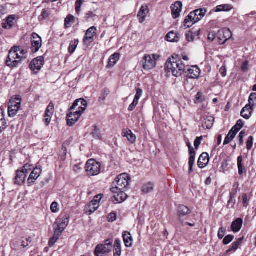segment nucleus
Wrapping results in <instances>:
<instances>
[{"instance_id":"obj_1","label":"nucleus","mask_w":256,"mask_h":256,"mask_svg":"<svg viewBox=\"0 0 256 256\" xmlns=\"http://www.w3.org/2000/svg\"><path fill=\"white\" fill-rule=\"evenodd\" d=\"M186 66L182 60L176 56V57L172 56L168 60L166 63L165 68L168 72H172L174 76L178 78L181 76L184 73Z\"/></svg>"},{"instance_id":"obj_2","label":"nucleus","mask_w":256,"mask_h":256,"mask_svg":"<svg viewBox=\"0 0 256 256\" xmlns=\"http://www.w3.org/2000/svg\"><path fill=\"white\" fill-rule=\"evenodd\" d=\"M20 47L15 46L9 51L8 55L6 61V64L8 66L13 68L18 66L22 59L24 58L22 56H20L18 53Z\"/></svg>"},{"instance_id":"obj_3","label":"nucleus","mask_w":256,"mask_h":256,"mask_svg":"<svg viewBox=\"0 0 256 256\" xmlns=\"http://www.w3.org/2000/svg\"><path fill=\"white\" fill-rule=\"evenodd\" d=\"M130 180V178L127 174L124 173L120 174L115 180V181L112 182L110 191L115 192L116 190H124L128 186Z\"/></svg>"},{"instance_id":"obj_4","label":"nucleus","mask_w":256,"mask_h":256,"mask_svg":"<svg viewBox=\"0 0 256 256\" xmlns=\"http://www.w3.org/2000/svg\"><path fill=\"white\" fill-rule=\"evenodd\" d=\"M112 240L108 239L104 240V244L97 245L94 250L95 255L104 256V254L110 252L112 248Z\"/></svg>"},{"instance_id":"obj_5","label":"nucleus","mask_w":256,"mask_h":256,"mask_svg":"<svg viewBox=\"0 0 256 256\" xmlns=\"http://www.w3.org/2000/svg\"><path fill=\"white\" fill-rule=\"evenodd\" d=\"M70 216L68 214L61 215L55 222L54 232H58V234H62V232L66 229L69 223Z\"/></svg>"},{"instance_id":"obj_6","label":"nucleus","mask_w":256,"mask_h":256,"mask_svg":"<svg viewBox=\"0 0 256 256\" xmlns=\"http://www.w3.org/2000/svg\"><path fill=\"white\" fill-rule=\"evenodd\" d=\"M85 168L88 175L95 176L100 173V165L94 160L90 159L86 162Z\"/></svg>"},{"instance_id":"obj_7","label":"nucleus","mask_w":256,"mask_h":256,"mask_svg":"<svg viewBox=\"0 0 256 256\" xmlns=\"http://www.w3.org/2000/svg\"><path fill=\"white\" fill-rule=\"evenodd\" d=\"M86 101L84 98H80L74 102L69 110L72 112L74 111V113L82 114L86 110Z\"/></svg>"},{"instance_id":"obj_8","label":"nucleus","mask_w":256,"mask_h":256,"mask_svg":"<svg viewBox=\"0 0 256 256\" xmlns=\"http://www.w3.org/2000/svg\"><path fill=\"white\" fill-rule=\"evenodd\" d=\"M200 73V70L197 66L186 65L183 74L188 78H197L199 77Z\"/></svg>"},{"instance_id":"obj_9","label":"nucleus","mask_w":256,"mask_h":256,"mask_svg":"<svg viewBox=\"0 0 256 256\" xmlns=\"http://www.w3.org/2000/svg\"><path fill=\"white\" fill-rule=\"evenodd\" d=\"M232 36V34L228 28H223L218 30V39L220 44H224Z\"/></svg>"},{"instance_id":"obj_10","label":"nucleus","mask_w":256,"mask_h":256,"mask_svg":"<svg viewBox=\"0 0 256 256\" xmlns=\"http://www.w3.org/2000/svg\"><path fill=\"white\" fill-rule=\"evenodd\" d=\"M44 64V60L42 56L34 58L30 64V68L34 74H37Z\"/></svg>"},{"instance_id":"obj_11","label":"nucleus","mask_w":256,"mask_h":256,"mask_svg":"<svg viewBox=\"0 0 256 256\" xmlns=\"http://www.w3.org/2000/svg\"><path fill=\"white\" fill-rule=\"evenodd\" d=\"M20 102H16L14 100H10L8 106V116L10 117L15 116L20 109Z\"/></svg>"},{"instance_id":"obj_12","label":"nucleus","mask_w":256,"mask_h":256,"mask_svg":"<svg viewBox=\"0 0 256 256\" xmlns=\"http://www.w3.org/2000/svg\"><path fill=\"white\" fill-rule=\"evenodd\" d=\"M112 192L114 194V196L111 198V200L115 204L122 203L127 198L126 194L122 190H116L115 192Z\"/></svg>"},{"instance_id":"obj_13","label":"nucleus","mask_w":256,"mask_h":256,"mask_svg":"<svg viewBox=\"0 0 256 256\" xmlns=\"http://www.w3.org/2000/svg\"><path fill=\"white\" fill-rule=\"evenodd\" d=\"M182 4L180 1H176L174 4H172L170 8L172 10V16L174 18H178L182 12Z\"/></svg>"},{"instance_id":"obj_14","label":"nucleus","mask_w":256,"mask_h":256,"mask_svg":"<svg viewBox=\"0 0 256 256\" xmlns=\"http://www.w3.org/2000/svg\"><path fill=\"white\" fill-rule=\"evenodd\" d=\"M156 62L150 55H145L144 58L143 68L145 70H150L156 66Z\"/></svg>"},{"instance_id":"obj_15","label":"nucleus","mask_w":256,"mask_h":256,"mask_svg":"<svg viewBox=\"0 0 256 256\" xmlns=\"http://www.w3.org/2000/svg\"><path fill=\"white\" fill-rule=\"evenodd\" d=\"M42 170L41 167L36 166L31 172L29 178L28 179V182L29 184H32L38 178L42 173Z\"/></svg>"},{"instance_id":"obj_16","label":"nucleus","mask_w":256,"mask_h":256,"mask_svg":"<svg viewBox=\"0 0 256 256\" xmlns=\"http://www.w3.org/2000/svg\"><path fill=\"white\" fill-rule=\"evenodd\" d=\"M27 174H26V171L24 172V171L18 170L16 172V176L14 178V184L18 185H22V184H24L25 182Z\"/></svg>"},{"instance_id":"obj_17","label":"nucleus","mask_w":256,"mask_h":256,"mask_svg":"<svg viewBox=\"0 0 256 256\" xmlns=\"http://www.w3.org/2000/svg\"><path fill=\"white\" fill-rule=\"evenodd\" d=\"M16 18V16L14 14L8 16L6 20H4V22L2 24V28L8 30L12 28L14 24Z\"/></svg>"},{"instance_id":"obj_18","label":"nucleus","mask_w":256,"mask_h":256,"mask_svg":"<svg viewBox=\"0 0 256 256\" xmlns=\"http://www.w3.org/2000/svg\"><path fill=\"white\" fill-rule=\"evenodd\" d=\"M54 104L52 102H50L48 106L44 115V122L47 126L50 122V118L53 114L54 112Z\"/></svg>"},{"instance_id":"obj_19","label":"nucleus","mask_w":256,"mask_h":256,"mask_svg":"<svg viewBox=\"0 0 256 256\" xmlns=\"http://www.w3.org/2000/svg\"><path fill=\"white\" fill-rule=\"evenodd\" d=\"M96 28L95 26H92L89 28L86 32L85 36L84 38V42H86V41H90L91 42L94 36L96 34Z\"/></svg>"},{"instance_id":"obj_20","label":"nucleus","mask_w":256,"mask_h":256,"mask_svg":"<svg viewBox=\"0 0 256 256\" xmlns=\"http://www.w3.org/2000/svg\"><path fill=\"white\" fill-rule=\"evenodd\" d=\"M209 161V156L206 152H203L200 156L198 162V166L200 168H204L208 164Z\"/></svg>"},{"instance_id":"obj_21","label":"nucleus","mask_w":256,"mask_h":256,"mask_svg":"<svg viewBox=\"0 0 256 256\" xmlns=\"http://www.w3.org/2000/svg\"><path fill=\"white\" fill-rule=\"evenodd\" d=\"M149 10L148 6L145 4L142 5L138 14V17L140 23L142 24L145 20V18Z\"/></svg>"},{"instance_id":"obj_22","label":"nucleus","mask_w":256,"mask_h":256,"mask_svg":"<svg viewBox=\"0 0 256 256\" xmlns=\"http://www.w3.org/2000/svg\"><path fill=\"white\" fill-rule=\"evenodd\" d=\"M243 224V220L241 218H238L232 224L231 229L234 232H237L241 229Z\"/></svg>"},{"instance_id":"obj_23","label":"nucleus","mask_w":256,"mask_h":256,"mask_svg":"<svg viewBox=\"0 0 256 256\" xmlns=\"http://www.w3.org/2000/svg\"><path fill=\"white\" fill-rule=\"evenodd\" d=\"M122 136L126 137L128 141L131 144H134L136 141V135L130 129H125L122 132Z\"/></svg>"},{"instance_id":"obj_24","label":"nucleus","mask_w":256,"mask_h":256,"mask_svg":"<svg viewBox=\"0 0 256 256\" xmlns=\"http://www.w3.org/2000/svg\"><path fill=\"white\" fill-rule=\"evenodd\" d=\"M200 32V29L198 28L194 31V28L190 30L186 34V38L188 42H193L196 38L198 37Z\"/></svg>"},{"instance_id":"obj_25","label":"nucleus","mask_w":256,"mask_h":256,"mask_svg":"<svg viewBox=\"0 0 256 256\" xmlns=\"http://www.w3.org/2000/svg\"><path fill=\"white\" fill-rule=\"evenodd\" d=\"M240 130V129H234V130H233V129H231L224 140V144L226 145L229 144L230 142L234 138L236 135Z\"/></svg>"},{"instance_id":"obj_26","label":"nucleus","mask_w":256,"mask_h":256,"mask_svg":"<svg viewBox=\"0 0 256 256\" xmlns=\"http://www.w3.org/2000/svg\"><path fill=\"white\" fill-rule=\"evenodd\" d=\"M98 207L99 204L98 203H96L91 201L89 204L86 206L85 210H86L88 214L90 215L92 214L94 212Z\"/></svg>"},{"instance_id":"obj_27","label":"nucleus","mask_w":256,"mask_h":256,"mask_svg":"<svg viewBox=\"0 0 256 256\" xmlns=\"http://www.w3.org/2000/svg\"><path fill=\"white\" fill-rule=\"evenodd\" d=\"M252 110L253 108H251L249 105H246L242 109L240 114L244 118L246 119H248L251 116Z\"/></svg>"},{"instance_id":"obj_28","label":"nucleus","mask_w":256,"mask_h":256,"mask_svg":"<svg viewBox=\"0 0 256 256\" xmlns=\"http://www.w3.org/2000/svg\"><path fill=\"white\" fill-rule=\"evenodd\" d=\"M121 253V240L116 239L114 246V256H120Z\"/></svg>"},{"instance_id":"obj_29","label":"nucleus","mask_w":256,"mask_h":256,"mask_svg":"<svg viewBox=\"0 0 256 256\" xmlns=\"http://www.w3.org/2000/svg\"><path fill=\"white\" fill-rule=\"evenodd\" d=\"M122 237L126 246L130 247L132 246V238L130 232H124Z\"/></svg>"},{"instance_id":"obj_30","label":"nucleus","mask_w":256,"mask_h":256,"mask_svg":"<svg viewBox=\"0 0 256 256\" xmlns=\"http://www.w3.org/2000/svg\"><path fill=\"white\" fill-rule=\"evenodd\" d=\"M214 121L212 116H208L204 120L202 123V128H212Z\"/></svg>"},{"instance_id":"obj_31","label":"nucleus","mask_w":256,"mask_h":256,"mask_svg":"<svg viewBox=\"0 0 256 256\" xmlns=\"http://www.w3.org/2000/svg\"><path fill=\"white\" fill-rule=\"evenodd\" d=\"M190 211L188 207L184 205H180L178 207V216H184L190 214Z\"/></svg>"},{"instance_id":"obj_32","label":"nucleus","mask_w":256,"mask_h":256,"mask_svg":"<svg viewBox=\"0 0 256 256\" xmlns=\"http://www.w3.org/2000/svg\"><path fill=\"white\" fill-rule=\"evenodd\" d=\"M119 60L120 54L118 53H114V54L110 56L108 67H112L114 66Z\"/></svg>"},{"instance_id":"obj_33","label":"nucleus","mask_w":256,"mask_h":256,"mask_svg":"<svg viewBox=\"0 0 256 256\" xmlns=\"http://www.w3.org/2000/svg\"><path fill=\"white\" fill-rule=\"evenodd\" d=\"M232 8V7L230 4H221L220 6H218L216 8L215 12H228V11H230Z\"/></svg>"},{"instance_id":"obj_34","label":"nucleus","mask_w":256,"mask_h":256,"mask_svg":"<svg viewBox=\"0 0 256 256\" xmlns=\"http://www.w3.org/2000/svg\"><path fill=\"white\" fill-rule=\"evenodd\" d=\"M154 190V184L149 182L143 185L142 190L143 193L148 194L152 192Z\"/></svg>"},{"instance_id":"obj_35","label":"nucleus","mask_w":256,"mask_h":256,"mask_svg":"<svg viewBox=\"0 0 256 256\" xmlns=\"http://www.w3.org/2000/svg\"><path fill=\"white\" fill-rule=\"evenodd\" d=\"M166 40L170 42H174L178 40V37L176 34L172 31L166 34Z\"/></svg>"},{"instance_id":"obj_36","label":"nucleus","mask_w":256,"mask_h":256,"mask_svg":"<svg viewBox=\"0 0 256 256\" xmlns=\"http://www.w3.org/2000/svg\"><path fill=\"white\" fill-rule=\"evenodd\" d=\"M42 42H36L35 41L31 40V50L32 52H36L39 50L42 45Z\"/></svg>"},{"instance_id":"obj_37","label":"nucleus","mask_w":256,"mask_h":256,"mask_svg":"<svg viewBox=\"0 0 256 256\" xmlns=\"http://www.w3.org/2000/svg\"><path fill=\"white\" fill-rule=\"evenodd\" d=\"M244 238V237L242 236L238 238L236 242H233L229 250V251H236L238 248V246L242 244Z\"/></svg>"},{"instance_id":"obj_38","label":"nucleus","mask_w":256,"mask_h":256,"mask_svg":"<svg viewBox=\"0 0 256 256\" xmlns=\"http://www.w3.org/2000/svg\"><path fill=\"white\" fill-rule=\"evenodd\" d=\"M78 43L79 40L78 39H75L71 41L68 48V52L72 54L74 52Z\"/></svg>"},{"instance_id":"obj_39","label":"nucleus","mask_w":256,"mask_h":256,"mask_svg":"<svg viewBox=\"0 0 256 256\" xmlns=\"http://www.w3.org/2000/svg\"><path fill=\"white\" fill-rule=\"evenodd\" d=\"M190 158H189L188 164L189 170L188 172L190 173L192 171V166L194 163L196 152H190Z\"/></svg>"},{"instance_id":"obj_40","label":"nucleus","mask_w":256,"mask_h":256,"mask_svg":"<svg viewBox=\"0 0 256 256\" xmlns=\"http://www.w3.org/2000/svg\"><path fill=\"white\" fill-rule=\"evenodd\" d=\"M238 174L241 175L244 173V168L242 164V156H240L238 158Z\"/></svg>"},{"instance_id":"obj_41","label":"nucleus","mask_w":256,"mask_h":256,"mask_svg":"<svg viewBox=\"0 0 256 256\" xmlns=\"http://www.w3.org/2000/svg\"><path fill=\"white\" fill-rule=\"evenodd\" d=\"M60 236V235L58 234V232H54L53 236L50 238L49 240L48 245L50 246H54V244L58 241Z\"/></svg>"},{"instance_id":"obj_42","label":"nucleus","mask_w":256,"mask_h":256,"mask_svg":"<svg viewBox=\"0 0 256 256\" xmlns=\"http://www.w3.org/2000/svg\"><path fill=\"white\" fill-rule=\"evenodd\" d=\"M74 17L71 15L68 14L66 18L65 19V24L64 25L66 27L69 28L70 27L72 24L71 23L74 22Z\"/></svg>"},{"instance_id":"obj_43","label":"nucleus","mask_w":256,"mask_h":256,"mask_svg":"<svg viewBox=\"0 0 256 256\" xmlns=\"http://www.w3.org/2000/svg\"><path fill=\"white\" fill-rule=\"evenodd\" d=\"M50 14V12L49 11L47 10L46 9H44L42 10L41 14L38 16V20L40 22L44 20L48 17Z\"/></svg>"},{"instance_id":"obj_44","label":"nucleus","mask_w":256,"mask_h":256,"mask_svg":"<svg viewBox=\"0 0 256 256\" xmlns=\"http://www.w3.org/2000/svg\"><path fill=\"white\" fill-rule=\"evenodd\" d=\"M97 16L92 12H88L85 15L84 18L86 21L94 20Z\"/></svg>"},{"instance_id":"obj_45","label":"nucleus","mask_w":256,"mask_h":256,"mask_svg":"<svg viewBox=\"0 0 256 256\" xmlns=\"http://www.w3.org/2000/svg\"><path fill=\"white\" fill-rule=\"evenodd\" d=\"M196 14L199 17L200 20H202V18L205 16L206 12V10L204 8L198 9L194 10Z\"/></svg>"},{"instance_id":"obj_46","label":"nucleus","mask_w":256,"mask_h":256,"mask_svg":"<svg viewBox=\"0 0 256 256\" xmlns=\"http://www.w3.org/2000/svg\"><path fill=\"white\" fill-rule=\"evenodd\" d=\"M84 2V0H77L76 2L75 9L78 15H80V8Z\"/></svg>"},{"instance_id":"obj_47","label":"nucleus","mask_w":256,"mask_h":256,"mask_svg":"<svg viewBox=\"0 0 256 256\" xmlns=\"http://www.w3.org/2000/svg\"><path fill=\"white\" fill-rule=\"evenodd\" d=\"M196 103L202 102L205 100L204 96H203L202 94L200 92L197 93L196 96Z\"/></svg>"},{"instance_id":"obj_48","label":"nucleus","mask_w":256,"mask_h":256,"mask_svg":"<svg viewBox=\"0 0 256 256\" xmlns=\"http://www.w3.org/2000/svg\"><path fill=\"white\" fill-rule=\"evenodd\" d=\"M72 117H73L72 114H67V124L68 126H72L76 123V122Z\"/></svg>"},{"instance_id":"obj_49","label":"nucleus","mask_w":256,"mask_h":256,"mask_svg":"<svg viewBox=\"0 0 256 256\" xmlns=\"http://www.w3.org/2000/svg\"><path fill=\"white\" fill-rule=\"evenodd\" d=\"M235 196L230 195V198L228 202L227 208H234L236 200H234Z\"/></svg>"},{"instance_id":"obj_50","label":"nucleus","mask_w":256,"mask_h":256,"mask_svg":"<svg viewBox=\"0 0 256 256\" xmlns=\"http://www.w3.org/2000/svg\"><path fill=\"white\" fill-rule=\"evenodd\" d=\"M234 238V236L232 235H228L226 236L223 240V244L224 245L230 244Z\"/></svg>"},{"instance_id":"obj_51","label":"nucleus","mask_w":256,"mask_h":256,"mask_svg":"<svg viewBox=\"0 0 256 256\" xmlns=\"http://www.w3.org/2000/svg\"><path fill=\"white\" fill-rule=\"evenodd\" d=\"M110 94V90L108 88H104L102 92V96L100 98V100H104L106 97Z\"/></svg>"},{"instance_id":"obj_52","label":"nucleus","mask_w":256,"mask_h":256,"mask_svg":"<svg viewBox=\"0 0 256 256\" xmlns=\"http://www.w3.org/2000/svg\"><path fill=\"white\" fill-rule=\"evenodd\" d=\"M239 184L238 182H236L234 183L233 185V188L232 189V192H230V195L235 196L237 193V190L238 188Z\"/></svg>"},{"instance_id":"obj_53","label":"nucleus","mask_w":256,"mask_h":256,"mask_svg":"<svg viewBox=\"0 0 256 256\" xmlns=\"http://www.w3.org/2000/svg\"><path fill=\"white\" fill-rule=\"evenodd\" d=\"M92 134L93 136L95 138L100 139L102 138V136L100 134V129H94Z\"/></svg>"},{"instance_id":"obj_54","label":"nucleus","mask_w":256,"mask_h":256,"mask_svg":"<svg viewBox=\"0 0 256 256\" xmlns=\"http://www.w3.org/2000/svg\"><path fill=\"white\" fill-rule=\"evenodd\" d=\"M116 219V214L114 212H111L108 215V220L110 222H113Z\"/></svg>"},{"instance_id":"obj_55","label":"nucleus","mask_w":256,"mask_h":256,"mask_svg":"<svg viewBox=\"0 0 256 256\" xmlns=\"http://www.w3.org/2000/svg\"><path fill=\"white\" fill-rule=\"evenodd\" d=\"M253 137L252 136H250L246 142V148L248 150H250L251 149V148L253 144Z\"/></svg>"},{"instance_id":"obj_56","label":"nucleus","mask_w":256,"mask_h":256,"mask_svg":"<svg viewBox=\"0 0 256 256\" xmlns=\"http://www.w3.org/2000/svg\"><path fill=\"white\" fill-rule=\"evenodd\" d=\"M138 102V100L134 98L132 102L128 108V110L130 112L133 110L135 108L136 106H137Z\"/></svg>"},{"instance_id":"obj_57","label":"nucleus","mask_w":256,"mask_h":256,"mask_svg":"<svg viewBox=\"0 0 256 256\" xmlns=\"http://www.w3.org/2000/svg\"><path fill=\"white\" fill-rule=\"evenodd\" d=\"M31 40L35 42H42L41 38L36 33H32V34Z\"/></svg>"},{"instance_id":"obj_58","label":"nucleus","mask_w":256,"mask_h":256,"mask_svg":"<svg viewBox=\"0 0 256 256\" xmlns=\"http://www.w3.org/2000/svg\"><path fill=\"white\" fill-rule=\"evenodd\" d=\"M225 232H226L225 229L224 228H220L219 229V230L218 232V238L220 240L222 239L225 235Z\"/></svg>"},{"instance_id":"obj_59","label":"nucleus","mask_w":256,"mask_h":256,"mask_svg":"<svg viewBox=\"0 0 256 256\" xmlns=\"http://www.w3.org/2000/svg\"><path fill=\"white\" fill-rule=\"evenodd\" d=\"M74 111L72 112V111L69 110V112L68 114H72L73 117L72 118L74 119V120L76 122L82 116V114H77L76 113H74Z\"/></svg>"},{"instance_id":"obj_60","label":"nucleus","mask_w":256,"mask_h":256,"mask_svg":"<svg viewBox=\"0 0 256 256\" xmlns=\"http://www.w3.org/2000/svg\"><path fill=\"white\" fill-rule=\"evenodd\" d=\"M136 94L134 96V99L139 100L140 98L141 97L142 94V89L138 88L136 90Z\"/></svg>"},{"instance_id":"obj_61","label":"nucleus","mask_w":256,"mask_h":256,"mask_svg":"<svg viewBox=\"0 0 256 256\" xmlns=\"http://www.w3.org/2000/svg\"><path fill=\"white\" fill-rule=\"evenodd\" d=\"M202 139V136L197 137L194 142V145L196 149H198L200 144V141Z\"/></svg>"},{"instance_id":"obj_62","label":"nucleus","mask_w":256,"mask_h":256,"mask_svg":"<svg viewBox=\"0 0 256 256\" xmlns=\"http://www.w3.org/2000/svg\"><path fill=\"white\" fill-rule=\"evenodd\" d=\"M70 141H66L63 145H62V154H64V155H66V146H68L70 144Z\"/></svg>"},{"instance_id":"obj_63","label":"nucleus","mask_w":256,"mask_h":256,"mask_svg":"<svg viewBox=\"0 0 256 256\" xmlns=\"http://www.w3.org/2000/svg\"><path fill=\"white\" fill-rule=\"evenodd\" d=\"M58 203L55 202H53L52 204L50 206V209L53 212H58Z\"/></svg>"},{"instance_id":"obj_64","label":"nucleus","mask_w":256,"mask_h":256,"mask_svg":"<svg viewBox=\"0 0 256 256\" xmlns=\"http://www.w3.org/2000/svg\"><path fill=\"white\" fill-rule=\"evenodd\" d=\"M242 204L244 206L247 207L248 205V200L247 194H243L242 196Z\"/></svg>"}]
</instances>
